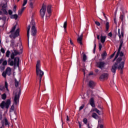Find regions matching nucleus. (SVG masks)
Listing matches in <instances>:
<instances>
[{
  "instance_id": "1",
  "label": "nucleus",
  "mask_w": 128,
  "mask_h": 128,
  "mask_svg": "<svg viewBox=\"0 0 128 128\" xmlns=\"http://www.w3.org/2000/svg\"><path fill=\"white\" fill-rule=\"evenodd\" d=\"M24 47L22 44V41L20 40V42L17 44V50H16V56H20L16 57V68H18L19 76H20L22 74V54Z\"/></svg>"
},
{
  "instance_id": "2",
  "label": "nucleus",
  "mask_w": 128,
  "mask_h": 128,
  "mask_svg": "<svg viewBox=\"0 0 128 128\" xmlns=\"http://www.w3.org/2000/svg\"><path fill=\"white\" fill-rule=\"evenodd\" d=\"M31 28V34L33 36H36V22L34 20H32L30 23V24L28 25L27 27V37L28 42L30 40V26Z\"/></svg>"
},
{
  "instance_id": "3",
  "label": "nucleus",
  "mask_w": 128,
  "mask_h": 128,
  "mask_svg": "<svg viewBox=\"0 0 128 128\" xmlns=\"http://www.w3.org/2000/svg\"><path fill=\"white\" fill-rule=\"evenodd\" d=\"M44 72L40 70V60L37 61L36 64V74L37 78H39L40 86V82H42V78L44 76Z\"/></svg>"
},
{
  "instance_id": "4",
  "label": "nucleus",
  "mask_w": 128,
  "mask_h": 128,
  "mask_svg": "<svg viewBox=\"0 0 128 128\" xmlns=\"http://www.w3.org/2000/svg\"><path fill=\"white\" fill-rule=\"evenodd\" d=\"M16 50H14V52H12L10 54V58H9L8 62V66H14V68H16Z\"/></svg>"
},
{
  "instance_id": "5",
  "label": "nucleus",
  "mask_w": 128,
  "mask_h": 128,
  "mask_svg": "<svg viewBox=\"0 0 128 128\" xmlns=\"http://www.w3.org/2000/svg\"><path fill=\"white\" fill-rule=\"evenodd\" d=\"M16 106H18V102H20V94H22V90L20 83V78H19L18 81H16Z\"/></svg>"
},
{
  "instance_id": "6",
  "label": "nucleus",
  "mask_w": 128,
  "mask_h": 128,
  "mask_svg": "<svg viewBox=\"0 0 128 128\" xmlns=\"http://www.w3.org/2000/svg\"><path fill=\"white\" fill-rule=\"evenodd\" d=\"M122 60V58L119 57L116 60V62L114 64V65L112 66L111 72L114 74V75L116 74V70H118V64H120Z\"/></svg>"
},
{
  "instance_id": "7",
  "label": "nucleus",
  "mask_w": 128,
  "mask_h": 128,
  "mask_svg": "<svg viewBox=\"0 0 128 128\" xmlns=\"http://www.w3.org/2000/svg\"><path fill=\"white\" fill-rule=\"evenodd\" d=\"M16 25H15L12 28V29L10 31V38H12V40H14L16 38Z\"/></svg>"
},
{
  "instance_id": "8",
  "label": "nucleus",
  "mask_w": 128,
  "mask_h": 128,
  "mask_svg": "<svg viewBox=\"0 0 128 128\" xmlns=\"http://www.w3.org/2000/svg\"><path fill=\"white\" fill-rule=\"evenodd\" d=\"M122 44H124V41L122 40H120V44L119 46V48L118 49V52H117L116 54V56L113 60V62H114V60H116V58H118V56H120V52L122 48Z\"/></svg>"
},
{
  "instance_id": "9",
  "label": "nucleus",
  "mask_w": 128,
  "mask_h": 128,
  "mask_svg": "<svg viewBox=\"0 0 128 128\" xmlns=\"http://www.w3.org/2000/svg\"><path fill=\"white\" fill-rule=\"evenodd\" d=\"M122 44H124V41L122 40H120V44L119 46V48L118 49V52H117L116 54V56L113 60V62H114V60H116V58H118V56H120V52L122 48Z\"/></svg>"
},
{
  "instance_id": "10",
  "label": "nucleus",
  "mask_w": 128,
  "mask_h": 128,
  "mask_svg": "<svg viewBox=\"0 0 128 128\" xmlns=\"http://www.w3.org/2000/svg\"><path fill=\"white\" fill-rule=\"evenodd\" d=\"M10 100H8L6 102H5L3 101L0 104V107L2 108H4V107L6 108H10Z\"/></svg>"
},
{
  "instance_id": "11",
  "label": "nucleus",
  "mask_w": 128,
  "mask_h": 128,
  "mask_svg": "<svg viewBox=\"0 0 128 128\" xmlns=\"http://www.w3.org/2000/svg\"><path fill=\"white\" fill-rule=\"evenodd\" d=\"M6 74L8 76H10V74H12V69L10 67H8L6 69V72H4L2 74V76L4 78H6Z\"/></svg>"
},
{
  "instance_id": "12",
  "label": "nucleus",
  "mask_w": 128,
  "mask_h": 128,
  "mask_svg": "<svg viewBox=\"0 0 128 128\" xmlns=\"http://www.w3.org/2000/svg\"><path fill=\"white\" fill-rule=\"evenodd\" d=\"M46 6L43 5L42 8L40 10V14L41 16L44 18V15L46 14Z\"/></svg>"
},
{
  "instance_id": "13",
  "label": "nucleus",
  "mask_w": 128,
  "mask_h": 128,
  "mask_svg": "<svg viewBox=\"0 0 128 128\" xmlns=\"http://www.w3.org/2000/svg\"><path fill=\"white\" fill-rule=\"evenodd\" d=\"M96 66L97 68H100V70H102L104 68V66H106V62H99L96 63Z\"/></svg>"
},
{
  "instance_id": "14",
  "label": "nucleus",
  "mask_w": 128,
  "mask_h": 128,
  "mask_svg": "<svg viewBox=\"0 0 128 128\" xmlns=\"http://www.w3.org/2000/svg\"><path fill=\"white\" fill-rule=\"evenodd\" d=\"M124 68V62H122L120 64H118V66L117 67L118 70H120L121 74H123V70Z\"/></svg>"
},
{
  "instance_id": "15",
  "label": "nucleus",
  "mask_w": 128,
  "mask_h": 128,
  "mask_svg": "<svg viewBox=\"0 0 128 128\" xmlns=\"http://www.w3.org/2000/svg\"><path fill=\"white\" fill-rule=\"evenodd\" d=\"M26 10V7H22L21 9L18 10V14L16 15V20H18V18L22 16V12H24V10Z\"/></svg>"
},
{
  "instance_id": "16",
  "label": "nucleus",
  "mask_w": 128,
  "mask_h": 128,
  "mask_svg": "<svg viewBox=\"0 0 128 128\" xmlns=\"http://www.w3.org/2000/svg\"><path fill=\"white\" fill-rule=\"evenodd\" d=\"M108 74L104 73L100 77V80H108Z\"/></svg>"
},
{
  "instance_id": "17",
  "label": "nucleus",
  "mask_w": 128,
  "mask_h": 128,
  "mask_svg": "<svg viewBox=\"0 0 128 128\" xmlns=\"http://www.w3.org/2000/svg\"><path fill=\"white\" fill-rule=\"evenodd\" d=\"M4 124L5 126H9L8 122V119L6 118V117L4 116V118L2 122V126H4Z\"/></svg>"
},
{
  "instance_id": "18",
  "label": "nucleus",
  "mask_w": 128,
  "mask_h": 128,
  "mask_svg": "<svg viewBox=\"0 0 128 128\" xmlns=\"http://www.w3.org/2000/svg\"><path fill=\"white\" fill-rule=\"evenodd\" d=\"M90 102L91 106L92 108H95L96 107V104H94V98H91L90 100Z\"/></svg>"
},
{
  "instance_id": "19",
  "label": "nucleus",
  "mask_w": 128,
  "mask_h": 128,
  "mask_svg": "<svg viewBox=\"0 0 128 128\" xmlns=\"http://www.w3.org/2000/svg\"><path fill=\"white\" fill-rule=\"evenodd\" d=\"M52 5H48L47 7V12L49 14V16H50V14H52Z\"/></svg>"
},
{
  "instance_id": "20",
  "label": "nucleus",
  "mask_w": 128,
  "mask_h": 128,
  "mask_svg": "<svg viewBox=\"0 0 128 128\" xmlns=\"http://www.w3.org/2000/svg\"><path fill=\"white\" fill-rule=\"evenodd\" d=\"M82 34L77 40L78 42L80 44V46H82Z\"/></svg>"
},
{
  "instance_id": "21",
  "label": "nucleus",
  "mask_w": 128,
  "mask_h": 128,
  "mask_svg": "<svg viewBox=\"0 0 128 128\" xmlns=\"http://www.w3.org/2000/svg\"><path fill=\"white\" fill-rule=\"evenodd\" d=\"M108 30H110V22H107L106 24H105V32H108Z\"/></svg>"
},
{
  "instance_id": "22",
  "label": "nucleus",
  "mask_w": 128,
  "mask_h": 128,
  "mask_svg": "<svg viewBox=\"0 0 128 128\" xmlns=\"http://www.w3.org/2000/svg\"><path fill=\"white\" fill-rule=\"evenodd\" d=\"M88 86L90 88H94V82L90 81L88 83Z\"/></svg>"
},
{
  "instance_id": "23",
  "label": "nucleus",
  "mask_w": 128,
  "mask_h": 128,
  "mask_svg": "<svg viewBox=\"0 0 128 128\" xmlns=\"http://www.w3.org/2000/svg\"><path fill=\"white\" fill-rule=\"evenodd\" d=\"M106 36H102V35L100 36V42L102 44L104 43V42H106Z\"/></svg>"
},
{
  "instance_id": "24",
  "label": "nucleus",
  "mask_w": 128,
  "mask_h": 128,
  "mask_svg": "<svg viewBox=\"0 0 128 128\" xmlns=\"http://www.w3.org/2000/svg\"><path fill=\"white\" fill-rule=\"evenodd\" d=\"M92 118H94L95 120H98V114L95 112H93L92 114Z\"/></svg>"
},
{
  "instance_id": "25",
  "label": "nucleus",
  "mask_w": 128,
  "mask_h": 128,
  "mask_svg": "<svg viewBox=\"0 0 128 128\" xmlns=\"http://www.w3.org/2000/svg\"><path fill=\"white\" fill-rule=\"evenodd\" d=\"M34 0H30V6L31 8H34Z\"/></svg>"
},
{
  "instance_id": "26",
  "label": "nucleus",
  "mask_w": 128,
  "mask_h": 128,
  "mask_svg": "<svg viewBox=\"0 0 128 128\" xmlns=\"http://www.w3.org/2000/svg\"><path fill=\"white\" fill-rule=\"evenodd\" d=\"M6 64H8V62L6 60H4L2 62V66H3L2 67V70H4L5 68L4 66H6Z\"/></svg>"
},
{
  "instance_id": "27",
  "label": "nucleus",
  "mask_w": 128,
  "mask_h": 128,
  "mask_svg": "<svg viewBox=\"0 0 128 128\" xmlns=\"http://www.w3.org/2000/svg\"><path fill=\"white\" fill-rule=\"evenodd\" d=\"M0 6L3 8H8V4H6H6L2 3L1 4H0Z\"/></svg>"
},
{
  "instance_id": "28",
  "label": "nucleus",
  "mask_w": 128,
  "mask_h": 128,
  "mask_svg": "<svg viewBox=\"0 0 128 128\" xmlns=\"http://www.w3.org/2000/svg\"><path fill=\"white\" fill-rule=\"evenodd\" d=\"M93 112H96L97 114H100V110H98V108H94L93 109Z\"/></svg>"
},
{
  "instance_id": "29",
  "label": "nucleus",
  "mask_w": 128,
  "mask_h": 128,
  "mask_svg": "<svg viewBox=\"0 0 128 128\" xmlns=\"http://www.w3.org/2000/svg\"><path fill=\"white\" fill-rule=\"evenodd\" d=\"M108 56V54H106V52L104 51V52L102 54V60H104L105 56Z\"/></svg>"
},
{
  "instance_id": "30",
  "label": "nucleus",
  "mask_w": 128,
  "mask_h": 128,
  "mask_svg": "<svg viewBox=\"0 0 128 128\" xmlns=\"http://www.w3.org/2000/svg\"><path fill=\"white\" fill-rule=\"evenodd\" d=\"M120 19L121 22H124V14H120Z\"/></svg>"
},
{
  "instance_id": "31",
  "label": "nucleus",
  "mask_w": 128,
  "mask_h": 128,
  "mask_svg": "<svg viewBox=\"0 0 128 128\" xmlns=\"http://www.w3.org/2000/svg\"><path fill=\"white\" fill-rule=\"evenodd\" d=\"M10 50H7V52H6V58H10Z\"/></svg>"
},
{
  "instance_id": "32",
  "label": "nucleus",
  "mask_w": 128,
  "mask_h": 128,
  "mask_svg": "<svg viewBox=\"0 0 128 128\" xmlns=\"http://www.w3.org/2000/svg\"><path fill=\"white\" fill-rule=\"evenodd\" d=\"M2 100H6V94H4L2 95Z\"/></svg>"
},
{
  "instance_id": "33",
  "label": "nucleus",
  "mask_w": 128,
  "mask_h": 128,
  "mask_svg": "<svg viewBox=\"0 0 128 128\" xmlns=\"http://www.w3.org/2000/svg\"><path fill=\"white\" fill-rule=\"evenodd\" d=\"M20 36V28L16 29V36Z\"/></svg>"
},
{
  "instance_id": "34",
  "label": "nucleus",
  "mask_w": 128,
  "mask_h": 128,
  "mask_svg": "<svg viewBox=\"0 0 128 128\" xmlns=\"http://www.w3.org/2000/svg\"><path fill=\"white\" fill-rule=\"evenodd\" d=\"M118 36H119V38L120 39L122 38V36L120 35V28L118 29Z\"/></svg>"
},
{
  "instance_id": "35",
  "label": "nucleus",
  "mask_w": 128,
  "mask_h": 128,
  "mask_svg": "<svg viewBox=\"0 0 128 128\" xmlns=\"http://www.w3.org/2000/svg\"><path fill=\"white\" fill-rule=\"evenodd\" d=\"M2 10L3 12H4V14H8V12H6V10L4 8H2Z\"/></svg>"
},
{
  "instance_id": "36",
  "label": "nucleus",
  "mask_w": 128,
  "mask_h": 128,
  "mask_svg": "<svg viewBox=\"0 0 128 128\" xmlns=\"http://www.w3.org/2000/svg\"><path fill=\"white\" fill-rule=\"evenodd\" d=\"M83 122H84L85 124H88V119L86 118H84L83 120Z\"/></svg>"
},
{
  "instance_id": "37",
  "label": "nucleus",
  "mask_w": 128,
  "mask_h": 128,
  "mask_svg": "<svg viewBox=\"0 0 128 128\" xmlns=\"http://www.w3.org/2000/svg\"><path fill=\"white\" fill-rule=\"evenodd\" d=\"M28 4V0H24L23 4H22V6H24L26 4Z\"/></svg>"
},
{
  "instance_id": "38",
  "label": "nucleus",
  "mask_w": 128,
  "mask_h": 128,
  "mask_svg": "<svg viewBox=\"0 0 128 128\" xmlns=\"http://www.w3.org/2000/svg\"><path fill=\"white\" fill-rule=\"evenodd\" d=\"M83 60L84 62H86V54H83Z\"/></svg>"
},
{
  "instance_id": "39",
  "label": "nucleus",
  "mask_w": 128,
  "mask_h": 128,
  "mask_svg": "<svg viewBox=\"0 0 128 128\" xmlns=\"http://www.w3.org/2000/svg\"><path fill=\"white\" fill-rule=\"evenodd\" d=\"M124 28H122L121 30V36L122 37H124Z\"/></svg>"
},
{
  "instance_id": "40",
  "label": "nucleus",
  "mask_w": 128,
  "mask_h": 128,
  "mask_svg": "<svg viewBox=\"0 0 128 128\" xmlns=\"http://www.w3.org/2000/svg\"><path fill=\"white\" fill-rule=\"evenodd\" d=\"M96 42H95L94 44V54H95L96 52Z\"/></svg>"
},
{
  "instance_id": "41",
  "label": "nucleus",
  "mask_w": 128,
  "mask_h": 128,
  "mask_svg": "<svg viewBox=\"0 0 128 128\" xmlns=\"http://www.w3.org/2000/svg\"><path fill=\"white\" fill-rule=\"evenodd\" d=\"M98 45H99V50L100 51V50H102V45L100 43H99Z\"/></svg>"
},
{
  "instance_id": "42",
  "label": "nucleus",
  "mask_w": 128,
  "mask_h": 128,
  "mask_svg": "<svg viewBox=\"0 0 128 128\" xmlns=\"http://www.w3.org/2000/svg\"><path fill=\"white\" fill-rule=\"evenodd\" d=\"M11 18H15V20H16V14H14V15H12L10 16Z\"/></svg>"
},
{
  "instance_id": "43",
  "label": "nucleus",
  "mask_w": 128,
  "mask_h": 128,
  "mask_svg": "<svg viewBox=\"0 0 128 128\" xmlns=\"http://www.w3.org/2000/svg\"><path fill=\"white\" fill-rule=\"evenodd\" d=\"M67 26V23L66 22H65L64 24V30H66Z\"/></svg>"
},
{
  "instance_id": "44",
  "label": "nucleus",
  "mask_w": 128,
  "mask_h": 128,
  "mask_svg": "<svg viewBox=\"0 0 128 128\" xmlns=\"http://www.w3.org/2000/svg\"><path fill=\"white\" fill-rule=\"evenodd\" d=\"M84 108V104H83L80 107L79 110H82Z\"/></svg>"
},
{
  "instance_id": "45",
  "label": "nucleus",
  "mask_w": 128,
  "mask_h": 128,
  "mask_svg": "<svg viewBox=\"0 0 128 128\" xmlns=\"http://www.w3.org/2000/svg\"><path fill=\"white\" fill-rule=\"evenodd\" d=\"M5 88L6 90L8 91V82H5Z\"/></svg>"
},
{
  "instance_id": "46",
  "label": "nucleus",
  "mask_w": 128,
  "mask_h": 128,
  "mask_svg": "<svg viewBox=\"0 0 128 128\" xmlns=\"http://www.w3.org/2000/svg\"><path fill=\"white\" fill-rule=\"evenodd\" d=\"M103 14V16H104V17L105 19L106 20V21L108 20V17H106V14H104V12H102Z\"/></svg>"
},
{
  "instance_id": "47",
  "label": "nucleus",
  "mask_w": 128,
  "mask_h": 128,
  "mask_svg": "<svg viewBox=\"0 0 128 128\" xmlns=\"http://www.w3.org/2000/svg\"><path fill=\"white\" fill-rule=\"evenodd\" d=\"M95 24L98 26H100V22L96 21L95 22Z\"/></svg>"
},
{
  "instance_id": "48",
  "label": "nucleus",
  "mask_w": 128,
  "mask_h": 128,
  "mask_svg": "<svg viewBox=\"0 0 128 128\" xmlns=\"http://www.w3.org/2000/svg\"><path fill=\"white\" fill-rule=\"evenodd\" d=\"M14 101L15 104H16V94L14 95Z\"/></svg>"
},
{
  "instance_id": "49",
  "label": "nucleus",
  "mask_w": 128,
  "mask_h": 128,
  "mask_svg": "<svg viewBox=\"0 0 128 128\" xmlns=\"http://www.w3.org/2000/svg\"><path fill=\"white\" fill-rule=\"evenodd\" d=\"M108 36L112 38V32H109L108 34Z\"/></svg>"
},
{
  "instance_id": "50",
  "label": "nucleus",
  "mask_w": 128,
  "mask_h": 128,
  "mask_svg": "<svg viewBox=\"0 0 128 128\" xmlns=\"http://www.w3.org/2000/svg\"><path fill=\"white\" fill-rule=\"evenodd\" d=\"M116 52L113 54H112L110 56V58H114V55L116 54Z\"/></svg>"
},
{
  "instance_id": "51",
  "label": "nucleus",
  "mask_w": 128,
  "mask_h": 128,
  "mask_svg": "<svg viewBox=\"0 0 128 128\" xmlns=\"http://www.w3.org/2000/svg\"><path fill=\"white\" fill-rule=\"evenodd\" d=\"M8 14H10V16L12 14V10H8Z\"/></svg>"
},
{
  "instance_id": "52",
  "label": "nucleus",
  "mask_w": 128,
  "mask_h": 128,
  "mask_svg": "<svg viewBox=\"0 0 128 128\" xmlns=\"http://www.w3.org/2000/svg\"><path fill=\"white\" fill-rule=\"evenodd\" d=\"M0 52H2V54H4V52H5L4 49V48H2L0 49Z\"/></svg>"
},
{
  "instance_id": "53",
  "label": "nucleus",
  "mask_w": 128,
  "mask_h": 128,
  "mask_svg": "<svg viewBox=\"0 0 128 128\" xmlns=\"http://www.w3.org/2000/svg\"><path fill=\"white\" fill-rule=\"evenodd\" d=\"M119 54L120 56H124V52H120Z\"/></svg>"
},
{
  "instance_id": "54",
  "label": "nucleus",
  "mask_w": 128,
  "mask_h": 128,
  "mask_svg": "<svg viewBox=\"0 0 128 128\" xmlns=\"http://www.w3.org/2000/svg\"><path fill=\"white\" fill-rule=\"evenodd\" d=\"M4 90V86H0V90Z\"/></svg>"
},
{
  "instance_id": "55",
  "label": "nucleus",
  "mask_w": 128,
  "mask_h": 128,
  "mask_svg": "<svg viewBox=\"0 0 128 128\" xmlns=\"http://www.w3.org/2000/svg\"><path fill=\"white\" fill-rule=\"evenodd\" d=\"M0 120H2V112L0 111Z\"/></svg>"
},
{
  "instance_id": "56",
  "label": "nucleus",
  "mask_w": 128,
  "mask_h": 128,
  "mask_svg": "<svg viewBox=\"0 0 128 128\" xmlns=\"http://www.w3.org/2000/svg\"><path fill=\"white\" fill-rule=\"evenodd\" d=\"M70 44L72 46L74 44V43L72 42V39L70 38Z\"/></svg>"
},
{
  "instance_id": "57",
  "label": "nucleus",
  "mask_w": 128,
  "mask_h": 128,
  "mask_svg": "<svg viewBox=\"0 0 128 128\" xmlns=\"http://www.w3.org/2000/svg\"><path fill=\"white\" fill-rule=\"evenodd\" d=\"M2 20H4V22H6V17H3L2 18Z\"/></svg>"
},
{
  "instance_id": "58",
  "label": "nucleus",
  "mask_w": 128,
  "mask_h": 128,
  "mask_svg": "<svg viewBox=\"0 0 128 128\" xmlns=\"http://www.w3.org/2000/svg\"><path fill=\"white\" fill-rule=\"evenodd\" d=\"M99 128H104V125L102 124H100Z\"/></svg>"
},
{
  "instance_id": "59",
  "label": "nucleus",
  "mask_w": 128,
  "mask_h": 128,
  "mask_svg": "<svg viewBox=\"0 0 128 128\" xmlns=\"http://www.w3.org/2000/svg\"><path fill=\"white\" fill-rule=\"evenodd\" d=\"M79 128H82V122H78Z\"/></svg>"
},
{
  "instance_id": "60",
  "label": "nucleus",
  "mask_w": 128,
  "mask_h": 128,
  "mask_svg": "<svg viewBox=\"0 0 128 128\" xmlns=\"http://www.w3.org/2000/svg\"><path fill=\"white\" fill-rule=\"evenodd\" d=\"M14 105H12L11 106L10 110H14Z\"/></svg>"
},
{
  "instance_id": "61",
  "label": "nucleus",
  "mask_w": 128,
  "mask_h": 128,
  "mask_svg": "<svg viewBox=\"0 0 128 128\" xmlns=\"http://www.w3.org/2000/svg\"><path fill=\"white\" fill-rule=\"evenodd\" d=\"M114 24H116V18H114Z\"/></svg>"
},
{
  "instance_id": "62",
  "label": "nucleus",
  "mask_w": 128,
  "mask_h": 128,
  "mask_svg": "<svg viewBox=\"0 0 128 128\" xmlns=\"http://www.w3.org/2000/svg\"><path fill=\"white\" fill-rule=\"evenodd\" d=\"M66 120L67 122H69L70 118H68V116H66Z\"/></svg>"
},
{
  "instance_id": "63",
  "label": "nucleus",
  "mask_w": 128,
  "mask_h": 128,
  "mask_svg": "<svg viewBox=\"0 0 128 128\" xmlns=\"http://www.w3.org/2000/svg\"><path fill=\"white\" fill-rule=\"evenodd\" d=\"M13 10H14V12H16V6H14V9H13Z\"/></svg>"
},
{
  "instance_id": "64",
  "label": "nucleus",
  "mask_w": 128,
  "mask_h": 128,
  "mask_svg": "<svg viewBox=\"0 0 128 128\" xmlns=\"http://www.w3.org/2000/svg\"><path fill=\"white\" fill-rule=\"evenodd\" d=\"M100 70H98V69H96L95 70V72H99Z\"/></svg>"
}]
</instances>
